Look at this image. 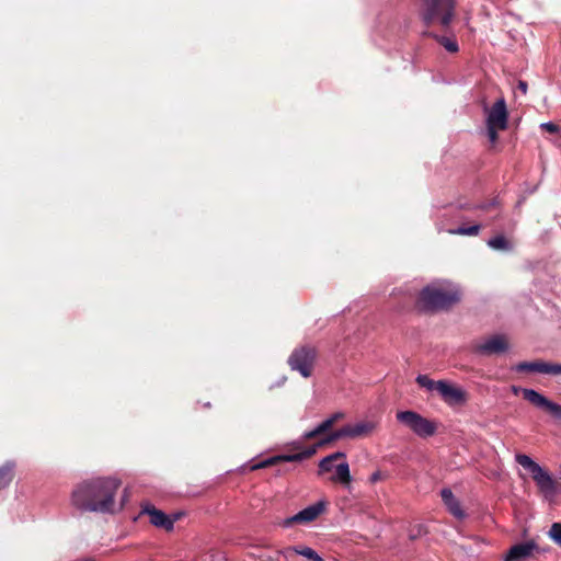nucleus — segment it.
<instances>
[{"instance_id": "obj_23", "label": "nucleus", "mask_w": 561, "mask_h": 561, "mask_svg": "<svg viewBox=\"0 0 561 561\" xmlns=\"http://www.w3.org/2000/svg\"><path fill=\"white\" fill-rule=\"evenodd\" d=\"M345 457H346V455L342 451H336V453H333V454L324 457L319 463L320 471H322V472L331 471L333 468V462L339 459H344Z\"/></svg>"}, {"instance_id": "obj_18", "label": "nucleus", "mask_w": 561, "mask_h": 561, "mask_svg": "<svg viewBox=\"0 0 561 561\" xmlns=\"http://www.w3.org/2000/svg\"><path fill=\"white\" fill-rule=\"evenodd\" d=\"M377 427L374 421H362L355 424H346L348 438H359L369 436Z\"/></svg>"}, {"instance_id": "obj_16", "label": "nucleus", "mask_w": 561, "mask_h": 561, "mask_svg": "<svg viewBox=\"0 0 561 561\" xmlns=\"http://www.w3.org/2000/svg\"><path fill=\"white\" fill-rule=\"evenodd\" d=\"M344 417H345V413H343V412L333 413L327 420L321 422L316 428H313L312 431L306 432L304 434V438L306 440H311V439L318 438L320 435L325 434L327 432L332 430V427L339 421L343 420Z\"/></svg>"}, {"instance_id": "obj_14", "label": "nucleus", "mask_w": 561, "mask_h": 561, "mask_svg": "<svg viewBox=\"0 0 561 561\" xmlns=\"http://www.w3.org/2000/svg\"><path fill=\"white\" fill-rule=\"evenodd\" d=\"M514 369L517 373L561 375V364L547 363L543 360L520 362L514 367Z\"/></svg>"}, {"instance_id": "obj_31", "label": "nucleus", "mask_w": 561, "mask_h": 561, "mask_svg": "<svg viewBox=\"0 0 561 561\" xmlns=\"http://www.w3.org/2000/svg\"><path fill=\"white\" fill-rule=\"evenodd\" d=\"M494 207H497L496 201H492L490 203L481 204L480 206H478V208H480L482 210H490L491 208H494Z\"/></svg>"}, {"instance_id": "obj_22", "label": "nucleus", "mask_w": 561, "mask_h": 561, "mask_svg": "<svg viewBox=\"0 0 561 561\" xmlns=\"http://www.w3.org/2000/svg\"><path fill=\"white\" fill-rule=\"evenodd\" d=\"M333 481H337L342 484H350L352 477L350 473V467L347 462L339 463L335 467V477L332 479Z\"/></svg>"}, {"instance_id": "obj_3", "label": "nucleus", "mask_w": 561, "mask_h": 561, "mask_svg": "<svg viewBox=\"0 0 561 561\" xmlns=\"http://www.w3.org/2000/svg\"><path fill=\"white\" fill-rule=\"evenodd\" d=\"M345 437L348 438L346 425H344L341 428L335 430V431L330 430L325 434L320 435L318 442L316 444H313L312 446L307 447L299 453L288 454V455H278V456L271 457V458L263 460L256 465H253L251 467V470H257V469H262V468L276 466V465H278L280 462H285V461L286 462L302 461L305 459L312 457L317 453L318 448L328 446V445H330L339 439L345 438Z\"/></svg>"}, {"instance_id": "obj_30", "label": "nucleus", "mask_w": 561, "mask_h": 561, "mask_svg": "<svg viewBox=\"0 0 561 561\" xmlns=\"http://www.w3.org/2000/svg\"><path fill=\"white\" fill-rule=\"evenodd\" d=\"M541 128L550 134H558L560 131V127L554 123H545L541 125Z\"/></svg>"}, {"instance_id": "obj_9", "label": "nucleus", "mask_w": 561, "mask_h": 561, "mask_svg": "<svg viewBox=\"0 0 561 561\" xmlns=\"http://www.w3.org/2000/svg\"><path fill=\"white\" fill-rule=\"evenodd\" d=\"M523 397L533 405L540 408L548 412L551 416L557 420H561V405L550 401L543 394L539 393L534 389H523Z\"/></svg>"}, {"instance_id": "obj_17", "label": "nucleus", "mask_w": 561, "mask_h": 561, "mask_svg": "<svg viewBox=\"0 0 561 561\" xmlns=\"http://www.w3.org/2000/svg\"><path fill=\"white\" fill-rule=\"evenodd\" d=\"M285 559L291 558L294 554H299L308 561H324L313 549L305 546L287 547L278 551Z\"/></svg>"}, {"instance_id": "obj_1", "label": "nucleus", "mask_w": 561, "mask_h": 561, "mask_svg": "<svg viewBox=\"0 0 561 561\" xmlns=\"http://www.w3.org/2000/svg\"><path fill=\"white\" fill-rule=\"evenodd\" d=\"M119 486L121 480L112 477L84 480L73 489L71 503L80 511L113 514Z\"/></svg>"}, {"instance_id": "obj_6", "label": "nucleus", "mask_w": 561, "mask_h": 561, "mask_svg": "<svg viewBox=\"0 0 561 561\" xmlns=\"http://www.w3.org/2000/svg\"><path fill=\"white\" fill-rule=\"evenodd\" d=\"M396 417L398 422L422 438L431 437L437 431V424L435 422L414 411H399L397 412Z\"/></svg>"}, {"instance_id": "obj_27", "label": "nucleus", "mask_w": 561, "mask_h": 561, "mask_svg": "<svg viewBox=\"0 0 561 561\" xmlns=\"http://www.w3.org/2000/svg\"><path fill=\"white\" fill-rule=\"evenodd\" d=\"M481 226L480 225H473L470 227H459L454 232L457 234L462 236H477L480 232Z\"/></svg>"}, {"instance_id": "obj_11", "label": "nucleus", "mask_w": 561, "mask_h": 561, "mask_svg": "<svg viewBox=\"0 0 561 561\" xmlns=\"http://www.w3.org/2000/svg\"><path fill=\"white\" fill-rule=\"evenodd\" d=\"M438 393L449 407L463 405L468 401V393L460 387H456L448 381L438 385Z\"/></svg>"}, {"instance_id": "obj_12", "label": "nucleus", "mask_w": 561, "mask_h": 561, "mask_svg": "<svg viewBox=\"0 0 561 561\" xmlns=\"http://www.w3.org/2000/svg\"><path fill=\"white\" fill-rule=\"evenodd\" d=\"M507 348L508 343L504 335H493L483 343H478L472 346V351L476 354L486 356L504 353Z\"/></svg>"}, {"instance_id": "obj_24", "label": "nucleus", "mask_w": 561, "mask_h": 561, "mask_svg": "<svg viewBox=\"0 0 561 561\" xmlns=\"http://www.w3.org/2000/svg\"><path fill=\"white\" fill-rule=\"evenodd\" d=\"M445 380H432L427 375H419L416 382L420 387L426 388L427 390H436L438 392V385L444 383Z\"/></svg>"}, {"instance_id": "obj_8", "label": "nucleus", "mask_w": 561, "mask_h": 561, "mask_svg": "<svg viewBox=\"0 0 561 561\" xmlns=\"http://www.w3.org/2000/svg\"><path fill=\"white\" fill-rule=\"evenodd\" d=\"M483 111L486 114V126L506 129L508 125V111L503 98L499 99L491 107L483 103Z\"/></svg>"}, {"instance_id": "obj_15", "label": "nucleus", "mask_w": 561, "mask_h": 561, "mask_svg": "<svg viewBox=\"0 0 561 561\" xmlns=\"http://www.w3.org/2000/svg\"><path fill=\"white\" fill-rule=\"evenodd\" d=\"M536 550H538V546L534 540L514 545L506 553L504 561H523Z\"/></svg>"}, {"instance_id": "obj_28", "label": "nucleus", "mask_w": 561, "mask_h": 561, "mask_svg": "<svg viewBox=\"0 0 561 561\" xmlns=\"http://www.w3.org/2000/svg\"><path fill=\"white\" fill-rule=\"evenodd\" d=\"M549 536L556 543L561 546V523H553L551 525Z\"/></svg>"}, {"instance_id": "obj_25", "label": "nucleus", "mask_w": 561, "mask_h": 561, "mask_svg": "<svg viewBox=\"0 0 561 561\" xmlns=\"http://www.w3.org/2000/svg\"><path fill=\"white\" fill-rule=\"evenodd\" d=\"M445 380H432L427 375H419L416 382L420 387L426 388L427 390H436L438 392V385L444 383Z\"/></svg>"}, {"instance_id": "obj_5", "label": "nucleus", "mask_w": 561, "mask_h": 561, "mask_svg": "<svg viewBox=\"0 0 561 561\" xmlns=\"http://www.w3.org/2000/svg\"><path fill=\"white\" fill-rule=\"evenodd\" d=\"M515 460L524 469L528 470L539 490L546 495L553 494L557 483L552 476L525 454H517Z\"/></svg>"}, {"instance_id": "obj_21", "label": "nucleus", "mask_w": 561, "mask_h": 561, "mask_svg": "<svg viewBox=\"0 0 561 561\" xmlns=\"http://www.w3.org/2000/svg\"><path fill=\"white\" fill-rule=\"evenodd\" d=\"M15 463L7 461L0 467V490L7 488L14 478Z\"/></svg>"}, {"instance_id": "obj_29", "label": "nucleus", "mask_w": 561, "mask_h": 561, "mask_svg": "<svg viewBox=\"0 0 561 561\" xmlns=\"http://www.w3.org/2000/svg\"><path fill=\"white\" fill-rule=\"evenodd\" d=\"M500 130V128L486 126L488 138L492 144H495L499 140Z\"/></svg>"}, {"instance_id": "obj_7", "label": "nucleus", "mask_w": 561, "mask_h": 561, "mask_svg": "<svg viewBox=\"0 0 561 561\" xmlns=\"http://www.w3.org/2000/svg\"><path fill=\"white\" fill-rule=\"evenodd\" d=\"M317 358V350L310 345L296 347L288 357V365L293 370L308 378L311 376Z\"/></svg>"}, {"instance_id": "obj_19", "label": "nucleus", "mask_w": 561, "mask_h": 561, "mask_svg": "<svg viewBox=\"0 0 561 561\" xmlns=\"http://www.w3.org/2000/svg\"><path fill=\"white\" fill-rule=\"evenodd\" d=\"M442 500L449 513L455 517L461 519L465 517V513L461 510L459 501L455 497L450 489H443L440 492Z\"/></svg>"}, {"instance_id": "obj_13", "label": "nucleus", "mask_w": 561, "mask_h": 561, "mask_svg": "<svg viewBox=\"0 0 561 561\" xmlns=\"http://www.w3.org/2000/svg\"><path fill=\"white\" fill-rule=\"evenodd\" d=\"M141 514L148 515L150 517V523L153 526L162 528L167 531H171L173 529L174 522L180 517V514L170 517L149 503H146L141 506Z\"/></svg>"}, {"instance_id": "obj_33", "label": "nucleus", "mask_w": 561, "mask_h": 561, "mask_svg": "<svg viewBox=\"0 0 561 561\" xmlns=\"http://www.w3.org/2000/svg\"><path fill=\"white\" fill-rule=\"evenodd\" d=\"M518 88H519L524 93H526V91H527V83H526V82H524V81H519V83H518Z\"/></svg>"}, {"instance_id": "obj_20", "label": "nucleus", "mask_w": 561, "mask_h": 561, "mask_svg": "<svg viewBox=\"0 0 561 561\" xmlns=\"http://www.w3.org/2000/svg\"><path fill=\"white\" fill-rule=\"evenodd\" d=\"M424 35L434 38L448 53L455 54L459 50V46H458L455 35H438L433 32H425Z\"/></svg>"}, {"instance_id": "obj_10", "label": "nucleus", "mask_w": 561, "mask_h": 561, "mask_svg": "<svg viewBox=\"0 0 561 561\" xmlns=\"http://www.w3.org/2000/svg\"><path fill=\"white\" fill-rule=\"evenodd\" d=\"M324 510L325 504L323 502H317L301 510L294 516L286 518L282 525L284 527H291L295 524H308L316 520L324 512Z\"/></svg>"}, {"instance_id": "obj_26", "label": "nucleus", "mask_w": 561, "mask_h": 561, "mask_svg": "<svg viewBox=\"0 0 561 561\" xmlns=\"http://www.w3.org/2000/svg\"><path fill=\"white\" fill-rule=\"evenodd\" d=\"M488 244L495 250H508L510 243L504 236H497L489 240Z\"/></svg>"}, {"instance_id": "obj_2", "label": "nucleus", "mask_w": 561, "mask_h": 561, "mask_svg": "<svg viewBox=\"0 0 561 561\" xmlns=\"http://www.w3.org/2000/svg\"><path fill=\"white\" fill-rule=\"evenodd\" d=\"M461 299L457 288L430 285L424 287L416 299L415 307L425 313L449 310Z\"/></svg>"}, {"instance_id": "obj_34", "label": "nucleus", "mask_w": 561, "mask_h": 561, "mask_svg": "<svg viewBox=\"0 0 561 561\" xmlns=\"http://www.w3.org/2000/svg\"><path fill=\"white\" fill-rule=\"evenodd\" d=\"M76 561H94V559L93 558H83V559L76 560Z\"/></svg>"}, {"instance_id": "obj_4", "label": "nucleus", "mask_w": 561, "mask_h": 561, "mask_svg": "<svg viewBox=\"0 0 561 561\" xmlns=\"http://www.w3.org/2000/svg\"><path fill=\"white\" fill-rule=\"evenodd\" d=\"M420 16L426 26L438 24L445 33L456 15L457 0H419Z\"/></svg>"}, {"instance_id": "obj_35", "label": "nucleus", "mask_w": 561, "mask_h": 561, "mask_svg": "<svg viewBox=\"0 0 561 561\" xmlns=\"http://www.w3.org/2000/svg\"><path fill=\"white\" fill-rule=\"evenodd\" d=\"M513 391H514V393H517L518 392V388L513 387Z\"/></svg>"}, {"instance_id": "obj_32", "label": "nucleus", "mask_w": 561, "mask_h": 561, "mask_svg": "<svg viewBox=\"0 0 561 561\" xmlns=\"http://www.w3.org/2000/svg\"><path fill=\"white\" fill-rule=\"evenodd\" d=\"M382 479H383V474H382V472H381V471H376V472H374V473L370 476V478H369V480H370V482H371V483H376V482H378V481H380V480H382Z\"/></svg>"}]
</instances>
